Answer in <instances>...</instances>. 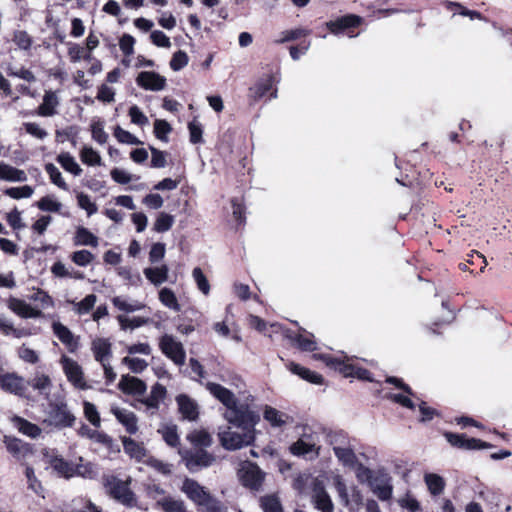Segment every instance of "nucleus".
<instances>
[{
	"mask_svg": "<svg viewBox=\"0 0 512 512\" xmlns=\"http://www.w3.org/2000/svg\"><path fill=\"white\" fill-rule=\"evenodd\" d=\"M233 427L221 428L218 432L221 445L226 450H238L250 446L255 441V426L260 421L257 412L249 410L237 414L235 419L227 420Z\"/></svg>",
	"mask_w": 512,
	"mask_h": 512,
	"instance_id": "1",
	"label": "nucleus"
},
{
	"mask_svg": "<svg viewBox=\"0 0 512 512\" xmlns=\"http://www.w3.org/2000/svg\"><path fill=\"white\" fill-rule=\"evenodd\" d=\"M313 358L315 360L322 361L330 369L340 372L344 377H355L359 380L368 382L374 381L371 373L367 369L354 364V358L349 357L344 353H340L339 355L335 356L330 354L315 353L313 354Z\"/></svg>",
	"mask_w": 512,
	"mask_h": 512,
	"instance_id": "2",
	"label": "nucleus"
},
{
	"mask_svg": "<svg viewBox=\"0 0 512 512\" xmlns=\"http://www.w3.org/2000/svg\"><path fill=\"white\" fill-rule=\"evenodd\" d=\"M205 388L213 397L226 407V411L224 413V418L226 420H233L237 414L250 410L244 405H238L235 394L218 383L207 382L205 383Z\"/></svg>",
	"mask_w": 512,
	"mask_h": 512,
	"instance_id": "3",
	"label": "nucleus"
},
{
	"mask_svg": "<svg viewBox=\"0 0 512 512\" xmlns=\"http://www.w3.org/2000/svg\"><path fill=\"white\" fill-rule=\"evenodd\" d=\"M320 439L317 432L305 428L299 439L290 446L294 456H304L310 460L319 457L321 452Z\"/></svg>",
	"mask_w": 512,
	"mask_h": 512,
	"instance_id": "4",
	"label": "nucleus"
},
{
	"mask_svg": "<svg viewBox=\"0 0 512 512\" xmlns=\"http://www.w3.org/2000/svg\"><path fill=\"white\" fill-rule=\"evenodd\" d=\"M180 490L197 506L199 512L217 500L204 486L191 478L183 480Z\"/></svg>",
	"mask_w": 512,
	"mask_h": 512,
	"instance_id": "5",
	"label": "nucleus"
},
{
	"mask_svg": "<svg viewBox=\"0 0 512 512\" xmlns=\"http://www.w3.org/2000/svg\"><path fill=\"white\" fill-rule=\"evenodd\" d=\"M79 461L78 464H71L63 458L55 456L51 458L50 465L59 475L66 478L73 476L92 478L94 476L93 466L90 463H82V458Z\"/></svg>",
	"mask_w": 512,
	"mask_h": 512,
	"instance_id": "6",
	"label": "nucleus"
},
{
	"mask_svg": "<svg viewBox=\"0 0 512 512\" xmlns=\"http://www.w3.org/2000/svg\"><path fill=\"white\" fill-rule=\"evenodd\" d=\"M105 487L108 493L122 504L132 507L136 504L133 492L129 489L128 482L116 477L106 479Z\"/></svg>",
	"mask_w": 512,
	"mask_h": 512,
	"instance_id": "7",
	"label": "nucleus"
},
{
	"mask_svg": "<svg viewBox=\"0 0 512 512\" xmlns=\"http://www.w3.org/2000/svg\"><path fill=\"white\" fill-rule=\"evenodd\" d=\"M60 365L62 370L67 377V380L77 389L85 390L88 388L86 380L84 378L83 369L80 364L74 359L63 355L60 358Z\"/></svg>",
	"mask_w": 512,
	"mask_h": 512,
	"instance_id": "8",
	"label": "nucleus"
},
{
	"mask_svg": "<svg viewBox=\"0 0 512 512\" xmlns=\"http://www.w3.org/2000/svg\"><path fill=\"white\" fill-rule=\"evenodd\" d=\"M238 477L243 486L258 490L264 480V473L256 464L244 461L238 470Z\"/></svg>",
	"mask_w": 512,
	"mask_h": 512,
	"instance_id": "9",
	"label": "nucleus"
},
{
	"mask_svg": "<svg viewBox=\"0 0 512 512\" xmlns=\"http://www.w3.org/2000/svg\"><path fill=\"white\" fill-rule=\"evenodd\" d=\"M159 347L162 353L171 359L176 365L185 363L186 353L181 342L172 335L165 334L160 338Z\"/></svg>",
	"mask_w": 512,
	"mask_h": 512,
	"instance_id": "10",
	"label": "nucleus"
},
{
	"mask_svg": "<svg viewBox=\"0 0 512 512\" xmlns=\"http://www.w3.org/2000/svg\"><path fill=\"white\" fill-rule=\"evenodd\" d=\"M48 421L58 427H69L73 425L75 417L68 410L66 403L58 401L49 404Z\"/></svg>",
	"mask_w": 512,
	"mask_h": 512,
	"instance_id": "11",
	"label": "nucleus"
},
{
	"mask_svg": "<svg viewBox=\"0 0 512 512\" xmlns=\"http://www.w3.org/2000/svg\"><path fill=\"white\" fill-rule=\"evenodd\" d=\"M273 332H281L286 338L303 351H315L317 343L314 336L306 331L303 334H293L288 330H284L281 325L274 323L270 325Z\"/></svg>",
	"mask_w": 512,
	"mask_h": 512,
	"instance_id": "12",
	"label": "nucleus"
},
{
	"mask_svg": "<svg viewBox=\"0 0 512 512\" xmlns=\"http://www.w3.org/2000/svg\"><path fill=\"white\" fill-rule=\"evenodd\" d=\"M135 81L142 89L154 92L164 90L167 84L166 78L154 71L140 72Z\"/></svg>",
	"mask_w": 512,
	"mask_h": 512,
	"instance_id": "13",
	"label": "nucleus"
},
{
	"mask_svg": "<svg viewBox=\"0 0 512 512\" xmlns=\"http://www.w3.org/2000/svg\"><path fill=\"white\" fill-rule=\"evenodd\" d=\"M387 383L395 385L397 388L403 390L404 393H389L387 394V399L400 404L403 407L413 409L414 403L411 400L410 396H413V392L411 388L403 383V381L396 377H388L386 379Z\"/></svg>",
	"mask_w": 512,
	"mask_h": 512,
	"instance_id": "14",
	"label": "nucleus"
},
{
	"mask_svg": "<svg viewBox=\"0 0 512 512\" xmlns=\"http://www.w3.org/2000/svg\"><path fill=\"white\" fill-rule=\"evenodd\" d=\"M0 386L8 393L23 396L27 389V383L23 377L16 373H6L0 376Z\"/></svg>",
	"mask_w": 512,
	"mask_h": 512,
	"instance_id": "15",
	"label": "nucleus"
},
{
	"mask_svg": "<svg viewBox=\"0 0 512 512\" xmlns=\"http://www.w3.org/2000/svg\"><path fill=\"white\" fill-rule=\"evenodd\" d=\"M369 486L372 492L381 500L388 501L392 497L393 486L391 477L387 474H382L372 478L369 481Z\"/></svg>",
	"mask_w": 512,
	"mask_h": 512,
	"instance_id": "16",
	"label": "nucleus"
},
{
	"mask_svg": "<svg viewBox=\"0 0 512 512\" xmlns=\"http://www.w3.org/2000/svg\"><path fill=\"white\" fill-rule=\"evenodd\" d=\"M445 438L452 446L458 448L476 450L490 447V445L486 442H482L481 440L475 438H467L463 434L446 433Z\"/></svg>",
	"mask_w": 512,
	"mask_h": 512,
	"instance_id": "17",
	"label": "nucleus"
},
{
	"mask_svg": "<svg viewBox=\"0 0 512 512\" xmlns=\"http://www.w3.org/2000/svg\"><path fill=\"white\" fill-rule=\"evenodd\" d=\"M60 98L56 91L47 90L43 95L42 103L38 106L36 114L41 117H52L58 113Z\"/></svg>",
	"mask_w": 512,
	"mask_h": 512,
	"instance_id": "18",
	"label": "nucleus"
},
{
	"mask_svg": "<svg viewBox=\"0 0 512 512\" xmlns=\"http://www.w3.org/2000/svg\"><path fill=\"white\" fill-rule=\"evenodd\" d=\"M111 343L106 338H96L92 341L91 350L94 358L101 365L110 362L112 358Z\"/></svg>",
	"mask_w": 512,
	"mask_h": 512,
	"instance_id": "19",
	"label": "nucleus"
},
{
	"mask_svg": "<svg viewBox=\"0 0 512 512\" xmlns=\"http://www.w3.org/2000/svg\"><path fill=\"white\" fill-rule=\"evenodd\" d=\"M52 330L57 338L68 348L70 352L73 353L78 349V340L68 327L58 321H55L52 324Z\"/></svg>",
	"mask_w": 512,
	"mask_h": 512,
	"instance_id": "20",
	"label": "nucleus"
},
{
	"mask_svg": "<svg viewBox=\"0 0 512 512\" xmlns=\"http://www.w3.org/2000/svg\"><path fill=\"white\" fill-rule=\"evenodd\" d=\"M179 412L184 419L195 421L198 418L199 409L195 400L185 394L176 397Z\"/></svg>",
	"mask_w": 512,
	"mask_h": 512,
	"instance_id": "21",
	"label": "nucleus"
},
{
	"mask_svg": "<svg viewBox=\"0 0 512 512\" xmlns=\"http://www.w3.org/2000/svg\"><path fill=\"white\" fill-rule=\"evenodd\" d=\"M111 412L116 419L125 427L126 431L130 434H135L138 431V420L136 415L127 409L112 407Z\"/></svg>",
	"mask_w": 512,
	"mask_h": 512,
	"instance_id": "22",
	"label": "nucleus"
},
{
	"mask_svg": "<svg viewBox=\"0 0 512 512\" xmlns=\"http://www.w3.org/2000/svg\"><path fill=\"white\" fill-rule=\"evenodd\" d=\"M186 466L191 472L200 468L208 467L214 461V457L204 450H197L190 453L186 458Z\"/></svg>",
	"mask_w": 512,
	"mask_h": 512,
	"instance_id": "23",
	"label": "nucleus"
},
{
	"mask_svg": "<svg viewBox=\"0 0 512 512\" xmlns=\"http://www.w3.org/2000/svg\"><path fill=\"white\" fill-rule=\"evenodd\" d=\"M362 18L360 16L349 14L342 16L336 20L328 21L326 23V27L333 34H338L339 32L348 29L350 27H357L361 24Z\"/></svg>",
	"mask_w": 512,
	"mask_h": 512,
	"instance_id": "24",
	"label": "nucleus"
},
{
	"mask_svg": "<svg viewBox=\"0 0 512 512\" xmlns=\"http://www.w3.org/2000/svg\"><path fill=\"white\" fill-rule=\"evenodd\" d=\"M263 417L274 428H282L293 421L292 417L287 413L279 411L271 406H265Z\"/></svg>",
	"mask_w": 512,
	"mask_h": 512,
	"instance_id": "25",
	"label": "nucleus"
},
{
	"mask_svg": "<svg viewBox=\"0 0 512 512\" xmlns=\"http://www.w3.org/2000/svg\"><path fill=\"white\" fill-rule=\"evenodd\" d=\"M118 388L126 394L142 395L146 391V384L139 378L123 375L118 384Z\"/></svg>",
	"mask_w": 512,
	"mask_h": 512,
	"instance_id": "26",
	"label": "nucleus"
},
{
	"mask_svg": "<svg viewBox=\"0 0 512 512\" xmlns=\"http://www.w3.org/2000/svg\"><path fill=\"white\" fill-rule=\"evenodd\" d=\"M143 274L151 284L154 286H160L168 281L169 267L166 264L146 267L143 270Z\"/></svg>",
	"mask_w": 512,
	"mask_h": 512,
	"instance_id": "27",
	"label": "nucleus"
},
{
	"mask_svg": "<svg viewBox=\"0 0 512 512\" xmlns=\"http://www.w3.org/2000/svg\"><path fill=\"white\" fill-rule=\"evenodd\" d=\"M8 308L22 318H38L41 316L39 309L31 307L25 301L17 298H10L8 300Z\"/></svg>",
	"mask_w": 512,
	"mask_h": 512,
	"instance_id": "28",
	"label": "nucleus"
},
{
	"mask_svg": "<svg viewBox=\"0 0 512 512\" xmlns=\"http://www.w3.org/2000/svg\"><path fill=\"white\" fill-rule=\"evenodd\" d=\"M4 444L7 451L17 460L24 459L30 453L29 446L17 438L5 436Z\"/></svg>",
	"mask_w": 512,
	"mask_h": 512,
	"instance_id": "29",
	"label": "nucleus"
},
{
	"mask_svg": "<svg viewBox=\"0 0 512 512\" xmlns=\"http://www.w3.org/2000/svg\"><path fill=\"white\" fill-rule=\"evenodd\" d=\"M0 180L25 182L27 180V174L24 170L17 169L5 162H0Z\"/></svg>",
	"mask_w": 512,
	"mask_h": 512,
	"instance_id": "30",
	"label": "nucleus"
},
{
	"mask_svg": "<svg viewBox=\"0 0 512 512\" xmlns=\"http://www.w3.org/2000/svg\"><path fill=\"white\" fill-rule=\"evenodd\" d=\"M166 393V388L163 385L156 383L152 386L150 394L142 400V403L149 409H158L165 399Z\"/></svg>",
	"mask_w": 512,
	"mask_h": 512,
	"instance_id": "31",
	"label": "nucleus"
},
{
	"mask_svg": "<svg viewBox=\"0 0 512 512\" xmlns=\"http://www.w3.org/2000/svg\"><path fill=\"white\" fill-rule=\"evenodd\" d=\"M121 440L126 454L137 461L144 460L146 457V449L142 443L136 442L129 437H122Z\"/></svg>",
	"mask_w": 512,
	"mask_h": 512,
	"instance_id": "32",
	"label": "nucleus"
},
{
	"mask_svg": "<svg viewBox=\"0 0 512 512\" xmlns=\"http://www.w3.org/2000/svg\"><path fill=\"white\" fill-rule=\"evenodd\" d=\"M34 390H37L41 395L48 397L52 387V381L50 377L43 373H36L28 383Z\"/></svg>",
	"mask_w": 512,
	"mask_h": 512,
	"instance_id": "33",
	"label": "nucleus"
},
{
	"mask_svg": "<svg viewBox=\"0 0 512 512\" xmlns=\"http://www.w3.org/2000/svg\"><path fill=\"white\" fill-rule=\"evenodd\" d=\"M0 331L6 336L12 335L17 339L27 337L32 334L30 329L14 327L13 323L2 315H0Z\"/></svg>",
	"mask_w": 512,
	"mask_h": 512,
	"instance_id": "34",
	"label": "nucleus"
},
{
	"mask_svg": "<svg viewBox=\"0 0 512 512\" xmlns=\"http://www.w3.org/2000/svg\"><path fill=\"white\" fill-rule=\"evenodd\" d=\"M288 367H289V370L293 374L300 376L302 379H304L310 383H313V384H322L323 383V377L320 374L315 373L299 364L291 362Z\"/></svg>",
	"mask_w": 512,
	"mask_h": 512,
	"instance_id": "35",
	"label": "nucleus"
},
{
	"mask_svg": "<svg viewBox=\"0 0 512 512\" xmlns=\"http://www.w3.org/2000/svg\"><path fill=\"white\" fill-rule=\"evenodd\" d=\"M424 482L431 495L437 496L443 493L446 483L443 477L436 473H426L424 475Z\"/></svg>",
	"mask_w": 512,
	"mask_h": 512,
	"instance_id": "36",
	"label": "nucleus"
},
{
	"mask_svg": "<svg viewBox=\"0 0 512 512\" xmlns=\"http://www.w3.org/2000/svg\"><path fill=\"white\" fill-rule=\"evenodd\" d=\"M112 303L115 306V308L126 313H133L145 308V304H143L142 302L136 300L130 301L122 296L113 297Z\"/></svg>",
	"mask_w": 512,
	"mask_h": 512,
	"instance_id": "37",
	"label": "nucleus"
},
{
	"mask_svg": "<svg viewBox=\"0 0 512 512\" xmlns=\"http://www.w3.org/2000/svg\"><path fill=\"white\" fill-rule=\"evenodd\" d=\"M57 162L62 166L64 170L73 174L74 176H80L82 168L76 162L75 158L68 152L60 153L57 156Z\"/></svg>",
	"mask_w": 512,
	"mask_h": 512,
	"instance_id": "38",
	"label": "nucleus"
},
{
	"mask_svg": "<svg viewBox=\"0 0 512 512\" xmlns=\"http://www.w3.org/2000/svg\"><path fill=\"white\" fill-rule=\"evenodd\" d=\"M80 160L88 166H101L102 158L93 147L84 145L79 153Z\"/></svg>",
	"mask_w": 512,
	"mask_h": 512,
	"instance_id": "39",
	"label": "nucleus"
},
{
	"mask_svg": "<svg viewBox=\"0 0 512 512\" xmlns=\"http://www.w3.org/2000/svg\"><path fill=\"white\" fill-rule=\"evenodd\" d=\"M158 508L163 512H187L184 501L171 496L161 498Z\"/></svg>",
	"mask_w": 512,
	"mask_h": 512,
	"instance_id": "40",
	"label": "nucleus"
},
{
	"mask_svg": "<svg viewBox=\"0 0 512 512\" xmlns=\"http://www.w3.org/2000/svg\"><path fill=\"white\" fill-rule=\"evenodd\" d=\"M75 244L84 246H98V238L85 227H78L75 234Z\"/></svg>",
	"mask_w": 512,
	"mask_h": 512,
	"instance_id": "41",
	"label": "nucleus"
},
{
	"mask_svg": "<svg viewBox=\"0 0 512 512\" xmlns=\"http://www.w3.org/2000/svg\"><path fill=\"white\" fill-rule=\"evenodd\" d=\"M159 301L173 311L178 312L181 309L175 293L170 288L165 287L159 291Z\"/></svg>",
	"mask_w": 512,
	"mask_h": 512,
	"instance_id": "42",
	"label": "nucleus"
},
{
	"mask_svg": "<svg viewBox=\"0 0 512 512\" xmlns=\"http://www.w3.org/2000/svg\"><path fill=\"white\" fill-rule=\"evenodd\" d=\"M92 139L100 145L108 141V134L104 130V122L100 119H93L90 124Z\"/></svg>",
	"mask_w": 512,
	"mask_h": 512,
	"instance_id": "43",
	"label": "nucleus"
},
{
	"mask_svg": "<svg viewBox=\"0 0 512 512\" xmlns=\"http://www.w3.org/2000/svg\"><path fill=\"white\" fill-rule=\"evenodd\" d=\"M334 454L344 466L352 467L356 463V455L350 447H333Z\"/></svg>",
	"mask_w": 512,
	"mask_h": 512,
	"instance_id": "44",
	"label": "nucleus"
},
{
	"mask_svg": "<svg viewBox=\"0 0 512 512\" xmlns=\"http://www.w3.org/2000/svg\"><path fill=\"white\" fill-rule=\"evenodd\" d=\"M158 432L162 435L163 440L171 447H176L179 445V435L177 432L176 425L173 424H165Z\"/></svg>",
	"mask_w": 512,
	"mask_h": 512,
	"instance_id": "45",
	"label": "nucleus"
},
{
	"mask_svg": "<svg viewBox=\"0 0 512 512\" xmlns=\"http://www.w3.org/2000/svg\"><path fill=\"white\" fill-rule=\"evenodd\" d=\"M310 32L311 31L309 29H305V28H295V29H291V30H285L279 34V38L275 39V43L283 44V43H286L289 41H294L301 37L309 35Z\"/></svg>",
	"mask_w": 512,
	"mask_h": 512,
	"instance_id": "46",
	"label": "nucleus"
},
{
	"mask_svg": "<svg viewBox=\"0 0 512 512\" xmlns=\"http://www.w3.org/2000/svg\"><path fill=\"white\" fill-rule=\"evenodd\" d=\"M260 506L264 512H284L281 501L276 495L261 497Z\"/></svg>",
	"mask_w": 512,
	"mask_h": 512,
	"instance_id": "47",
	"label": "nucleus"
},
{
	"mask_svg": "<svg viewBox=\"0 0 512 512\" xmlns=\"http://www.w3.org/2000/svg\"><path fill=\"white\" fill-rule=\"evenodd\" d=\"M174 216L166 212H160L154 222L153 229L158 233H164L171 229L174 224Z\"/></svg>",
	"mask_w": 512,
	"mask_h": 512,
	"instance_id": "48",
	"label": "nucleus"
},
{
	"mask_svg": "<svg viewBox=\"0 0 512 512\" xmlns=\"http://www.w3.org/2000/svg\"><path fill=\"white\" fill-rule=\"evenodd\" d=\"M37 207L41 211L45 212H60L63 205L61 202H59L54 196L47 195L42 197L37 203Z\"/></svg>",
	"mask_w": 512,
	"mask_h": 512,
	"instance_id": "49",
	"label": "nucleus"
},
{
	"mask_svg": "<svg viewBox=\"0 0 512 512\" xmlns=\"http://www.w3.org/2000/svg\"><path fill=\"white\" fill-rule=\"evenodd\" d=\"M314 476L310 473H300L293 481V488L300 494H306L307 490L311 488Z\"/></svg>",
	"mask_w": 512,
	"mask_h": 512,
	"instance_id": "50",
	"label": "nucleus"
},
{
	"mask_svg": "<svg viewBox=\"0 0 512 512\" xmlns=\"http://www.w3.org/2000/svg\"><path fill=\"white\" fill-rule=\"evenodd\" d=\"M45 171L49 175L51 182L62 190L67 191L68 185L62 177L59 169L52 163L45 165Z\"/></svg>",
	"mask_w": 512,
	"mask_h": 512,
	"instance_id": "51",
	"label": "nucleus"
},
{
	"mask_svg": "<svg viewBox=\"0 0 512 512\" xmlns=\"http://www.w3.org/2000/svg\"><path fill=\"white\" fill-rule=\"evenodd\" d=\"M14 421L19 431L24 435H27L31 438H36L41 434V429L37 425L30 423L27 420L16 417Z\"/></svg>",
	"mask_w": 512,
	"mask_h": 512,
	"instance_id": "52",
	"label": "nucleus"
},
{
	"mask_svg": "<svg viewBox=\"0 0 512 512\" xmlns=\"http://www.w3.org/2000/svg\"><path fill=\"white\" fill-rule=\"evenodd\" d=\"M333 485L338 493V496L344 506H348L350 503V498L348 494V489L343 477L339 474H335L332 478Z\"/></svg>",
	"mask_w": 512,
	"mask_h": 512,
	"instance_id": "53",
	"label": "nucleus"
},
{
	"mask_svg": "<svg viewBox=\"0 0 512 512\" xmlns=\"http://www.w3.org/2000/svg\"><path fill=\"white\" fill-rule=\"evenodd\" d=\"M187 439L195 446L208 447L211 445L212 439L210 434L205 430H194Z\"/></svg>",
	"mask_w": 512,
	"mask_h": 512,
	"instance_id": "54",
	"label": "nucleus"
},
{
	"mask_svg": "<svg viewBox=\"0 0 512 512\" xmlns=\"http://www.w3.org/2000/svg\"><path fill=\"white\" fill-rule=\"evenodd\" d=\"M117 320L120 324L121 329H123V330H126L128 328L135 329V328L141 327L149 322L148 318H143V317H139V316L133 317V318H128L124 315H119L117 317Z\"/></svg>",
	"mask_w": 512,
	"mask_h": 512,
	"instance_id": "55",
	"label": "nucleus"
},
{
	"mask_svg": "<svg viewBox=\"0 0 512 512\" xmlns=\"http://www.w3.org/2000/svg\"><path fill=\"white\" fill-rule=\"evenodd\" d=\"M4 193L13 199H23L30 198L34 193V189L29 185H24L21 187L7 188Z\"/></svg>",
	"mask_w": 512,
	"mask_h": 512,
	"instance_id": "56",
	"label": "nucleus"
},
{
	"mask_svg": "<svg viewBox=\"0 0 512 512\" xmlns=\"http://www.w3.org/2000/svg\"><path fill=\"white\" fill-rule=\"evenodd\" d=\"M68 55L70 60L74 63L79 62L84 59L90 61L92 59V55L89 52H86L85 49L78 44H71L68 48Z\"/></svg>",
	"mask_w": 512,
	"mask_h": 512,
	"instance_id": "57",
	"label": "nucleus"
},
{
	"mask_svg": "<svg viewBox=\"0 0 512 512\" xmlns=\"http://www.w3.org/2000/svg\"><path fill=\"white\" fill-rule=\"evenodd\" d=\"M122 363L133 373H141L148 367V362L138 357L126 356L122 359Z\"/></svg>",
	"mask_w": 512,
	"mask_h": 512,
	"instance_id": "58",
	"label": "nucleus"
},
{
	"mask_svg": "<svg viewBox=\"0 0 512 512\" xmlns=\"http://www.w3.org/2000/svg\"><path fill=\"white\" fill-rule=\"evenodd\" d=\"M96 301L97 297L94 294H89L80 302L73 303L74 311L79 315L87 314L94 307Z\"/></svg>",
	"mask_w": 512,
	"mask_h": 512,
	"instance_id": "59",
	"label": "nucleus"
},
{
	"mask_svg": "<svg viewBox=\"0 0 512 512\" xmlns=\"http://www.w3.org/2000/svg\"><path fill=\"white\" fill-rule=\"evenodd\" d=\"M192 277L198 287V289L204 294L208 295L210 292V284L206 276L204 275L201 268L196 267L192 271Z\"/></svg>",
	"mask_w": 512,
	"mask_h": 512,
	"instance_id": "60",
	"label": "nucleus"
},
{
	"mask_svg": "<svg viewBox=\"0 0 512 512\" xmlns=\"http://www.w3.org/2000/svg\"><path fill=\"white\" fill-rule=\"evenodd\" d=\"M114 137L123 144L138 145L141 141L131 134L129 131L124 130L120 126H116L114 129Z\"/></svg>",
	"mask_w": 512,
	"mask_h": 512,
	"instance_id": "61",
	"label": "nucleus"
},
{
	"mask_svg": "<svg viewBox=\"0 0 512 512\" xmlns=\"http://www.w3.org/2000/svg\"><path fill=\"white\" fill-rule=\"evenodd\" d=\"M95 256L88 250H78L71 255V260L80 267L89 265Z\"/></svg>",
	"mask_w": 512,
	"mask_h": 512,
	"instance_id": "62",
	"label": "nucleus"
},
{
	"mask_svg": "<svg viewBox=\"0 0 512 512\" xmlns=\"http://www.w3.org/2000/svg\"><path fill=\"white\" fill-rule=\"evenodd\" d=\"M166 253V247L164 243H154L149 251V262L151 264H157L163 260Z\"/></svg>",
	"mask_w": 512,
	"mask_h": 512,
	"instance_id": "63",
	"label": "nucleus"
},
{
	"mask_svg": "<svg viewBox=\"0 0 512 512\" xmlns=\"http://www.w3.org/2000/svg\"><path fill=\"white\" fill-rule=\"evenodd\" d=\"M84 414L87 420L95 427L100 426V416L94 404L85 401L83 403Z\"/></svg>",
	"mask_w": 512,
	"mask_h": 512,
	"instance_id": "64",
	"label": "nucleus"
}]
</instances>
